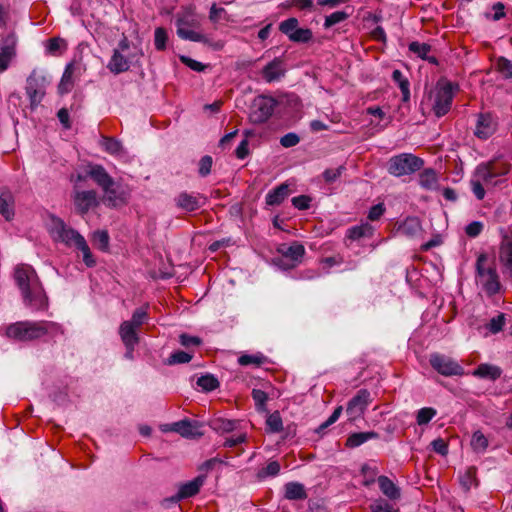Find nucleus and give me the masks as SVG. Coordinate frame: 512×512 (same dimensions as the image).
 <instances>
[{
  "label": "nucleus",
  "instance_id": "14",
  "mask_svg": "<svg viewBox=\"0 0 512 512\" xmlns=\"http://www.w3.org/2000/svg\"><path fill=\"white\" fill-rule=\"evenodd\" d=\"M276 106V101L272 97L260 96L258 97L253 106L250 118L254 123H264L273 114Z\"/></svg>",
  "mask_w": 512,
  "mask_h": 512
},
{
  "label": "nucleus",
  "instance_id": "43",
  "mask_svg": "<svg viewBox=\"0 0 512 512\" xmlns=\"http://www.w3.org/2000/svg\"><path fill=\"white\" fill-rule=\"evenodd\" d=\"M252 398L255 402V406L257 411L264 412L266 411V403L268 400V395L265 391L260 389L252 390Z\"/></svg>",
  "mask_w": 512,
  "mask_h": 512
},
{
  "label": "nucleus",
  "instance_id": "37",
  "mask_svg": "<svg viewBox=\"0 0 512 512\" xmlns=\"http://www.w3.org/2000/svg\"><path fill=\"white\" fill-rule=\"evenodd\" d=\"M267 358L262 353L256 354H243L238 358V363L241 366L253 365L256 367L261 366L266 362Z\"/></svg>",
  "mask_w": 512,
  "mask_h": 512
},
{
  "label": "nucleus",
  "instance_id": "57",
  "mask_svg": "<svg viewBox=\"0 0 512 512\" xmlns=\"http://www.w3.org/2000/svg\"><path fill=\"white\" fill-rule=\"evenodd\" d=\"M300 142V137L293 132L287 133L280 138V144L285 148L296 146Z\"/></svg>",
  "mask_w": 512,
  "mask_h": 512
},
{
  "label": "nucleus",
  "instance_id": "59",
  "mask_svg": "<svg viewBox=\"0 0 512 512\" xmlns=\"http://www.w3.org/2000/svg\"><path fill=\"white\" fill-rule=\"evenodd\" d=\"M180 61L185 64L186 66H188L190 69L194 70V71H197V72H201L205 69V65L202 64L201 62L199 61H196L188 56H184V55H181L180 56Z\"/></svg>",
  "mask_w": 512,
  "mask_h": 512
},
{
  "label": "nucleus",
  "instance_id": "16",
  "mask_svg": "<svg viewBox=\"0 0 512 512\" xmlns=\"http://www.w3.org/2000/svg\"><path fill=\"white\" fill-rule=\"evenodd\" d=\"M17 37L14 33L8 34L2 39L0 45V71H5L16 55Z\"/></svg>",
  "mask_w": 512,
  "mask_h": 512
},
{
  "label": "nucleus",
  "instance_id": "34",
  "mask_svg": "<svg viewBox=\"0 0 512 512\" xmlns=\"http://www.w3.org/2000/svg\"><path fill=\"white\" fill-rule=\"evenodd\" d=\"M373 234V227L369 223H362L353 226L347 231V237L351 240H359L363 237H370Z\"/></svg>",
  "mask_w": 512,
  "mask_h": 512
},
{
  "label": "nucleus",
  "instance_id": "58",
  "mask_svg": "<svg viewBox=\"0 0 512 512\" xmlns=\"http://www.w3.org/2000/svg\"><path fill=\"white\" fill-rule=\"evenodd\" d=\"M471 190L478 200H482L485 197L484 184L476 178L472 177L470 180Z\"/></svg>",
  "mask_w": 512,
  "mask_h": 512
},
{
  "label": "nucleus",
  "instance_id": "36",
  "mask_svg": "<svg viewBox=\"0 0 512 512\" xmlns=\"http://www.w3.org/2000/svg\"><path fill=\"white\" fill-rule=\"evenodd\" d=\"M101 147L110 155L118 156L123 152V146L117 139L110 137H103L101 140Z\"/></svg>",
  "mask_w": 512,
  "mask_h": 512
},
{
  "label": "nucleus",
  "instance_id": "45",
  "mask_svg": "<svg viewBox=\"0 0 512 512\" xmlns=\"http://www.w3.org/2000/svg\"><path fill=\"white\" fill-rule=\"evenodd\" d=\"M192 354L185 351H175L173 352L169 358L167 359V364L175 365V364H184L188 363L192 359Z\"/></svg>",
  "mask_w": 512,
  "mask_h": 512
},
{
  "label": "nucleus",
  "instance_id": "24",
  "mask_svg": "<svg viewBox=\"0 0 512 512\" xmlns=\"http://www.w3.org/2000/svg\"><path fill=\"white\" fill-rule=\"evenodd\" d=\"M187 25V21L183 18H179L176 21L177 35L181 39L193 42L206 41V36L204 34L188 28Z\"/></svg>",
  "mask_w": 512,
  "mask_h": 512
},
{
  "label": "nucleus",
  "instance_id": "26",
  "mask_svg": "<svg viewBox=\"0 0 512 512\" xmlns=\"http://www.w3.org/2000/svg\"><path fill=\"white\" fill-rule=\"evenodd\" d=\"M377 482L381 492L390 500H397L401 496L400 488L387 476H379Z\"/></svg>",
  "mask_w": 512,
  "mask_h": 512
},
{
  "label": "nucleus",
  "instance_id": "54",
  "mask_svg": "<svg viewBox=\"0 0 512 512\" xmlns=\"http://www.w3.org/2000/svg\"><path fill=\"white\" fill-rule=\"evenodd\" d=\"M147 318V311L144 308H138L133 312L132 318L127 321L130 322L132 325L136 326L137 328H140V326L145 323Z\"/></svg>",
  "mask_w": 512,
  "mask_h": 512
},
{
  "label": "nucleus",
  "instance_id": "2",
  "mask_svg": "<svg viewBox=\"0 0 512 512\" xmlns=\"http://www.w3.org/2000/svg\"><path fill=\"white\" fill-rule=\"evenodd\" d=\"M87 176L101 188L103 192L102 202L107 207L118 208L128 203L130 191L127 186L115 181L102 165L88 164Z\"/></svg>",
  "mask_w": 512,
  "mask_h": 512
},
{
  "label": "nucleus",
  "instance_id": "25",
  "mask_svg": "<svg viewBox=\"0 0 512 512\" xmlns=\"http://www.w3.org/2000/svg\"><path fill=\"white\" fill-rule=\"evenodd\" d=\"M502 374V369L499 366L482 363L473 370L472 375L481 379H488L491 381L497 380Z\"/></svg>",
  "mask_w": 512,
  "mask_h": 512
},
{
  "label": "nucleus",
  "instance_id": "28",
  "mask_svg": "<svg viewBox=\"0 0 512 512\" xmlns=\"http://www.w3.org/2000/svg\"><path fill=\"white\" fill-rule=\"evenodd\" d=\"M289 195V186L287 184H280L266 195L265 201L269 206L281 204Z\"/></svg>",
  "mask_w": 512,
  "mask_h": 512
},
{
  "label": "nucleus",
  "instance_id": "5",
  "mask_svg": "<svg viewBox=\"0 0 512 512\" xmlns=\"http://www.w3.org/2000/svg\"><path fill=\"white\" fill-rule=\"evenodd\" d=\"M458 85L446 79H440L430 93L432 111L437 117L446 115L451 109L452 100Z\"/></svg>",
  "mask_w": 512,
  "mask_h": 512
},
{
  "label": "nucleus",
  "instance_id": "23",
  "mask_svg": "<svg viewBox=\"0 0 512 512\" xmlns=\"http://www.w3.org/2000/svg\"><path fill=\"white\" fill-rule=\"evenodd\" d=\"M138 329L128 321L121 323L119 335L125 347L136 346L139 343Z\"/></svg>",
  "mask_w": 512,
  "mask_h": 512
},
{
  "label": "nucleus",
  "instance_id": "52",
  "mask_svg": "<svg viewBox=\"0 0 512 512\" xmlns=\"http://www.w3.org/2000/svg\"><path fill=\"white\" fill-rule=\"evenodd\" d=\"M266 424L271 432H280L283 429V422L279 413L275 412L268 416Z\"/></svg>",
  "mask_w": 512,
  "mask_h": 512
},
{
  "label": "nucleus",
  "instance_id": "35",
  "mask_svg": "<svg viewBox=\"0 0 512 512\" xmlns=\"http://www.w3.org/2000/svg\"><path fill=\"white\" fill-rule=\"evenodd\" d=\"M73 85V65L68 64L58 85V91L60 94L69 93L72 90Z\"/></svg>",
  "mask_w": 512,
  "mask_h": 512
},
{
  "label": "nucleus",
  "instance_id": "4",
  "mask_svg": "<svg viewBox=\"0 0 512 512\" xmlns=\"http://www.w3.org/2000/svg\"><path fill=\"white\" fill-rule=\"evenodd\" d=\"M476 283L487 296L500 292L501 283L494 263L486 254H480L476 261Z\"/></svg>",
  "mask_w": 512,
  "mask_h": 512
},
{
  "label": "nucleus",
  "instance_id": "44",
  "mask_svg": "<svg viewBox=\"0 0 512 512\" xmlns=\"http://www.w3.org/2000/svg\"><path fill=\"white\" fill-rule=\"evenodd\" d=\"M350 14L345 11H336L325 17L324 27L330 28L340 22L345 21L349 18Z\"/></svg>",
  "mask_w": 512,
  "mask_h": 512
},
{
  "label": "nucleus",
  "instance_id": "63",
  "mask_svg": "<svg viewBox=\"0 0 512 512\" xmlns=\"http://www.w3.org/2000/svg\"><path fill=\"white\" fill-rule=\"evenodd\" d=\"M431 445H432L433 450L442 456H445L448 453V445L441 438H437V439L433 440Z\"/></svg>",
  "mask_w": 512,
  "mask_h": 512
},
{
  "label": "nucleus",
  "instance_id": "60",
  "mask_svg": "<svg viewBox=\"0 0 512 512\" xmlns=\"http://www.w3.org/2000/svg\"><path fill=\"white\" fill-rule=\"evenodd\" d=\"M483 230V223L479 221H474L469 223L466 228L465 232L469 237H477Z\"/></svg>",
  "mask_w": 512,
  "mask_h": 512
},
{
  "label": "nucleus",
  "instance_id": "7",
  "mask_svg": "<svg viewBox=\"0 0 512 512\" xmlns=\"http://www.w3.org/2000/svg\"><path fill=\"white\" fill-rule=\"evenodd\" d=\"M48 231L55 242L67 247H76L84 237L75 229L67 226L59 217H52Z\"/></svg>",
  "mask_w": 512,
  "mask_h": 512
},
{
  "label": "nucleus",
  "instance_id": "51",
  "mask_svg": "<svg viewBox=\"0 0 512 512\" xmlns=\"http://www.w3.org/2000/svg\"><path fill=\"white\" fill-rule=\"evenodd\" d=\"M504 325L505 315L503 313H500L496 317H493L486 325V327L491 333L496 334L502 330Z\"/></svg>",
  "mask_w": 512,
  "mask_h": 512
},
{
  "label": "nucleus",
  "instance_id": "53",
  "mask_svg": "<svg viewBox=\"0 0 512 512\" xmlns=\"http://www.w3.org/2000/svg\"><path fill=\"white\" fill-rule=\"evenodd\" d=\"M371 512H397L393 505L384 499H377L370 505Z\"/></svg>",
  "mask_w": 512,
  "mask_h": 512
},
{
  "label": "nucleus",
  "instance_id": "42",
  "mask_svg": "<svg viewBox=\"0 0 512 512\" xmlns=\"http://www.w3.org/2000/svg\"><path fill=\"white\" fill-rule=\"evenodd\" d=\"M298 27L299 22L294 17L288 18L279 24V30L285 34L289 40L291 39L293 33H295V31L298 29Z\"/></svg>",
  "mask_w": 512,
  "mask_h": 512
},
{
  "label": "nucleus",
  "instance_id": "6",
  "mask_svg": "<svg viewBox=\"0 0 512 512\" xmlns=\"http://www.w3.org/2000/svg\"><path fill=\"white\" fill-rule=\"evenodd\" d=\"M424 165L423 159L411 153H402L390 158L388 172L395 177L411 175Z\"/></svg>",
  "mask_w": 512,
  "mask_h": 512
},
{
  "label": "nucleus",
  "instance_id": "18",
  "mask_svg": "<svg viewBox=\"0 0 512 512\" xmlns=\"http://www.w3.org/2000/svg\"><path fill=\"white\" fill-rule=\"evenodd\" d=\"M279 252L283 260L289 261V263L285 265V268H294L301 262L305 255V248L302 244L294 242L290 246H283L279 249ZM280 261H282V259Z\"/></svg>",
  "mask_w": 512,
  "mask_h": 512
},
{
  "label": "nucleus",
  "instance_id": "3",
  "mask_svg": "<svg viewBox=\"0 0 512 512\" xmlns=\"http://www.w3.org/2000/svg\"><path fill=\"white\" fill-rule=\"evenodd\" d=\"M57 328V324L49 321H19L5 327L4 335L15 341H32L46 335Z\"/></svg>",
  "mask_w": 512,
  "mask_h": 512
},
{
  "label": "nucleus",
  "instance_id": "1",
  "mask_svg": "<svg viewBox=\"0 0 512 512\" xmlns=\"http://www.w3.org/2000/svg\"><path fill=\"white\" fill-rule=\"evenodd\" d=\"M14 281L20 290L23 304L33 311H44L49 299L35 269L28 264H18L14 268Z\"/></svg>",
  "mask_w": 512,
  "mask_h": 512
},
{
  "label": "nucleus",
  "instance_id": "22",
  "mask_svg": "<svg viewBox=\"0 0 512 512\" xmlns=\"http://www.w3.org/2000/svg\"><path fill=\"white\" fill-rule=\"evenodd\" d=\"M15 200L10 190L0 188V214L5 220L10 221L15 215Z\"/></svg>",
  "mask_w": 512,
  "mask_h": 512
},
{
  "label": "nucleus",
  "instance_id": "31",
  "mask_svg": "<svg viewBox=\"0 0 512 512\" xmlns=\"http://www.w3.org/2000/svg\"><path fill=\"white\" fill-rule=\"evenodd\" d=\"M285 498L288 500H303L307 493L303 484L299 482H288L284 486Z\"/></svg>",
  "mask_w": 512,
  "mask_h": 512
},
{
  "label": "nucleus",
  "instance_id": "12",
  "mask_svg": "<svg viewBox=\"0 0 512 512\" xmlns=\"http://www.w3.org/2000/svg\"><path fill=\"white\" fill-rule=\"evenodd\" d=\"M371 402L370 392L367 389H360L347 403L346 413L349 420L355 421L362 417Z\"/></svg>",
  "mask_w": 512,
  "mask_h": 512
},
{
  "label": "nucleus",
  "instance_id": "62",
  "mask_svg": "<svg viewBox=\"0 0 512 512\" xmlns=\"http://www.w3.org/2000/svg\"><path fill=\"white\" fill-rule=\"evenodd\" d=\"M212 167V158L210 156H204L199 162V174L201 176H207Z\"/></svg>",
  "mask_w": 512,
  "mask_h": 512
},
{
  "label": "nucleus",
  "instance_id": "39",
  "mask_svg": "<svg viewBox=\"0 0 512 512\" xmlns=\"http://www.w3.org/2000/svg\"><path fill=\"white\" fill-rule=\"evenodd\" d=\"M79 251L82 253L83 262L87 267H94L96 265V260L94 259L93 254L91 253V250L85 240V238L80 241L76 247Z\"/></svg>",
  "mask_w": 512,
  "mask_h": 512
},
{
  "label": "nucleus",
  "instance_id": "9",
  "mask_svg": "<svg viewBox=\"0 0 512 512\" xmlns=\"http://www.w3.org/2000/svg\"><path fill=\"white\" fill-rule=\"evenodd\" d=\"M429 362L435 371L445 377L464 375V368L456 360L444 354L432 353Z\"/></svg>",
  "mask_w": 512,
  "mask_h": 512
},
{
  "label": "nucleus",
  "instance_id": "19",
  "mask_svg": "<svg viewBox=\"0 0 512 512\" xmlns=\"http://www.w3.org/2000/svg\"><path fill=\"white\" fill-rule=\"evenodd\" d=\"M285 73V64L281 58H274L261 71L262 77L267 83L279 81L285 76Z\"/></svg>",
  "mask_w": 512,
  "mask_h": 512
},
{
  "label": "nucleus",
  "instance_id": "17",
  "mask_svg": "<svg viewBox=\"0 0 512 512\" xmlns=\"http://www.w3.org/2000/svg\"><path fill=\"white\" fill-rule=\"evenodd\" d=\"M206 480L205 475H198L193 480L185 482L179 486L178 492L175 496L171 497L173 503H177L182 499L195 496L200 488L204 485Z\"/></svg>",
  "mask_w": 512,
  "mask_h": 512
},
{
  "label": "nucleus",
  "instance_id": "64",
  "mask_svg": "<svg viewBox=\"0 0 512 512\" xmlns=\"http://www.w3.org/2000/svg\"><path fill=\"white\" fill-rule=\"evenodd\" d=\"M385 212V207L382 203L372 206L368 213V219L371 221L378 220Z\"/></svg>",
  "mask_w": 512,
  "mask_h": 512
},
{
  "label": "nucleus",
  "instance_id": "15",
  "mask_svg": "<svg viewBox=\"0 0 512 512\" xmlns=\"http://www.w3.org/2000/svg\"><path fill=\"white\" fill-rule=\"evenodd\" d=\"M73 202L77 212L81 215L86 214L90 209L99 205L97 193L94 190H75L73 193Z\"/></svg>",
  "mask_w": 512,
  "mask_h": 512
},
{
  "label": "nucleus",
  "instance_id": "20",
  "mask_svg": "<svg viewBox=\"0 0 512 512\" xmlns=\"http://www.w3.org/2000/svg\"><path fill=\"white\" fill-rule=\"evenodd\" d=\"M497 128V122L494 119V117L489 114H480L477 123L474 134L483 140L488 139L491 135L494 134Z\"/></svg>",
  "mask_w": 512,
  "mask_h": 512
},
{
  "label": "nucleus",
  "instance_id": "61",
  "mask_svg": "<svg viewBox=\"0 0 512 512\" xmlns=\"http://www.w3.org/2000/svg\"><path fill=\"white\" fill-rule=\"evenodd\" d=\"M311 199L308 196L300 195L292 199V204L299 210H306L310 207Z\"/></svg>",
  "mask_w": 512,
  "mask_h": 512
},
{
  "label": "nucleus",
  "instance_id": "8",
  "mask_svg": "<svg viewBox=\"0 0 512 512\" xmlns=\"http://www.w3.org/2000/svg\"><path fill=\"white\" fill-rule=\"evenodd\" d=\"M49 80L46 75L34 69L26 80V94L30 101V107L35 109L43 100Z\"/></svg>",
  "mask_w": 512,
  "mask_h": 512
},
{
  "label": "nucleus",
  "instance_id": "32",
  "mask_svg": "<svg viewBox=\"0 0 512 512\" xmlns=\"http://www.w3.org/2000/svg\"><path fill=\"white\" fill-rule=\"evenodd\" d=\"M392 80L398 85L402 93L403 102L410 100V83L407 77L400 70H394L392 72Z\"/></svg>",
  "mask_w": 512,
  "mask_h": 512
},
{
  "label": "nucleus",
  "instance_id": "56",
  "mask_svg": "<svg viewBox=\"0 0 512 512\" xmlns=\"http://www.w3.org/2000/svg\"><path fill=\"white\" fill-rule=\"evenodd\" d=\"M344 170V166H339L333 169H326L323 172V178L327 183H333L334 181H336V179H338L341 176Z\"/></svg>",
  "mask_w": 512,
  "mask_h": 512
},
{
  "label": "nucleus",
  "instance_id": "11",
  "mask_svg": "<svg viewBox=\"0 0 512 512\" xmlns=\"http://www.w3.org/2000/svg\"><path fill=\"white\" fill-rule=\"evenodd\" d=\"M506 173H508L507 166L499 168L495 162H488L479 164L472 177L479 180L485 186H494L496 185L494 179Z\"/></svg>",
  "mask_w": 512,
  "mask_h": 512
},
{
  "label": "nucleus",
  "instance_id": "55",
  "mask_svg": "<svg viewBox=\"0 0 512 512\" xmlns=\"http://www.w3.org/2000/svg\"><path fill=\"white\" fill-rule=\"evenodd\" d=\"M47 51L51 54H55L58 51L66 48V42L62 38H51L47 42Z\"/></svg>",
  "mask_w": 512,
  "mask_h": 512
},
{
  "label": "nucleus",
  "instance_id": "49",
  "mask_svg": "<svg viewBox=\"0 0 512 512\" xmlns=\"http://www.w3.org/2000/svg\"><path fill=\"white\" fill-rule=\"evenodd\" d=\"M167 39L168 36L166 30L162 27L156 28L154 33V44L157 50L162 51L166 48Z\"/></svg>",
  "mask_w": 512,
  "mask_h": 512
},
{
  "label": "nucleus",
  "instance_id": "47",
  "mask_svg": "<svg viewBox=\"0 0 512 512\" xmlns=\"http://www.w3.org/2000/svg\"><path fill=\"white\" fill-rule=\"evenodd\" d=\"M409 50L415 53L421 59H426L431 50V46L426 43H419L414 41L409 44Z\"/></svg>",
  "mask_w": 512,
  "mask_h": 512
},
{
  "label": "nucleus",
  "instance_id": "30",
  "mask_svg": "<svg viewBox=\"0 0 512 512\" xmlns=\"http://www.w3.org/2000/svg\"><path fill=\"white\" fill-rule=\"evenodd\" d=\"M499 257L504 266V272L512 278V240L503 242Z\"/></svg>",
  "mask_w": 512,
  "mask_h": 512
},
{
  "label": "nucleus",
  "instance_id": "21",
  "mask_svg": "<svg viewBox=\"0 0 512 512\" xmlns=\"http://www.w3.org/2000/svg\"><path fill=\"white\" fill-rule=\"evenodd\" d=\"M204 200L205 198L200 195H193L187 192L180 193L175 199L176 205L187 212L199 209Z\"/></svg>",
  "mask_w": 512,
  "mask_h": 512
},
{
  "label": "nucleus",
  "instance_id": "38",
  "mask_svg": "<svg viewBox=\"0 0 512 512\" xmlns=\"http://www.w3.org/2000/svg\"><path fill=\"white\" fill-rule=\"evenodd\" d=\"M197 385L204 391H213L219 387V381L213 375L207 374L198 378Z\"/></svg>",
  "mask_w": 512,
  "mask_h": 512
},
{
  "label": "nucleus",
  "instance_id": "40",
  "mask_svg": "<svg viewBox=\"0 0 512 512\" xmlns=\"http://www.w3.org/2000/svg\"><path fill=\"white\" fill-rule=\"evenodd\" d=\"M361 473L364 477L362 484L366 487H369L376 481V475L378 473V469L376 466L364 464L361 467Z\"/></svg>",
  "mask_w": 512,
  "mask_h": 512
},
{
  "label": "nucleus",
  "instance_id": "27",
  "mask_svg": "<svg viewBox=\"0 0 512 512\" xmlns=\"http://www.w3.org/2000/svg\"><path fill=\"white\" fill-rule=\"evenodd\" d=\"M379 437V434L374 431H367V432H356L352 433L348 436L346 440V447L348 448H356L360 445L364 444L365 442L373 439H377Z\"/></svg>",
  "mask_w": 512,
  "mask_h": 512
},
{
  "label": "nucleus",
  "instance_id": "10",
  "mask_svg": "<svg viewBox=\"0 0 512 512\" xmlns=\"http://www.w3.org/2000/svg\"><path fill=\"white\" fill-rule=\"evenodd\" d=\"M130 48V43L126 37H123L119 44L118 48L114 50L113 55L107 65V68L114 74H120L122 72H125L129 69L130 63L133 61V59L137 56L130 55V56H124L122 52H126Z\"/></svg>",
  "mask_w": 512,
  "mask_h": 512
},
{
  "label": "nucleus",
  "instance_id": "48",
  "mask_svg": "<svg viewBox=\"0 0 512 512\" xmlns=\"http://www.w3.org/2000/svg\"><path fill=\"white\" fill-rule=\"evenodd\" d=\"M312 31L308 28H299L293 33L290 41L297 43H307L312 39Z\"/></svg>",
  "mask_w": 512,
  "mask_h": 512
},
{
  "label": "nucleus",
  "instance_id": "50",
  "mask_svg": "<svg viewBox=\"0 0 512 512\" xmlns=\"http://www.w3.org/2000/svg\"><path fill=\"white\" fill-rule=\"evenodd\" d=\"M280 472V464L277 461H271L266 467L258 472L259 478L274 477Z\"/></svg>",
  "mask_w": 512,
  "mask_h": 512
},
{
  "label": "nucleus",
  "instance_id": "33",
  "mask_svg": "<svg viewBox=\"0 0 512 512\" xmlns=\"http://www.w3.org/2000/svg\"><path fill=\"white\" fill-rule=\"evenodd\" d=\"M470 445L475 453L484 454L489 446V441L480 430H477L472 434Z\"/></svg>",
  "mask_w": 512,
  "mask_h": 512
},
{
  "label": "nucleus",
  "instance_id": "13",
  "mask_svg": "<svg viewBox=\"0 0 512 512\" xmlns=\"http://www.w3.org/2000/svg\"><path fill=\"white\" fill-rule=\"evenodd\" d=\"M201 428L202 425L199 422L184 419L178 422L163 425L162 431L176 432L185 438H197L203 435Z\"/></svg>",
  "mask_w": 512,
  "mask_h": 512
},
{
  "label": "nucleus",
  "instance_id": "29",
  "mask_svg": "<svg viewBox=\"0 0 512 512\" xmlns=\"http://www.w3.org/2000/svg\"><path fill=\"white\" fill-rule=\"evenodd\" d=\"M419 185L425 190H435L438 187V176L434 169H424L419 174Z\"/></svg>",
  "mask_w": 512,
  "mask_h": 512
},
{
  "label": "nucleus",
  "instance_id": "46",
  "mask_svg": "<svg viewBox=\"0 0 512 512\" xmlns=\"http://www.w3.org/2000/svg\"><path fill=\"white\" fill-rule=\"evenodd\" d=\"M94 244L102 251H106L109 246V235L104 230H98L93 233Z\"/></svg>",
  "mask_w": 512,
  "mask_h": 512
},
{
  "label": "nucleus",
  "instance_id": "41",
  "mask_svg": "<svg viewBox=\"0 0 512 512\" xmlns=\"http://www.w3.org/2000/svg\"><path fill=\"white\" fill-rule=\"evenodd\" d=\"M437 414L436 409L432 407H424L418 410L416 415V421L418 425L428 424Z\"/></svg>",
  "mask_w": 512,
  "mask_h": 512
}]
</instances>
